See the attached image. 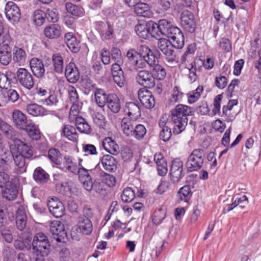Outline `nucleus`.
<instances>
[{
	"instance_id": "obj_59",
	"label": "nucleus",
	"mask_w": 261,
	"mask_h": 261,
	"mask_svg": "<svg viewBox=\"0 0 261 261\" xmlns=\"http://www.w3.org/2000/svg\"><path fill=\"white\" fill-rule=\"evenodd\" d=\"M222 98L223 96L222 94H219L214 98L212 115H215L220 113L221 102Z\"/></svg>"
},
{
	"instance_id": "obj_29",
	"label": "nucleus",
	"mask_w": 261,
	"mask_h": 261,
	"mask_svg": "<svg viewBox=\"0 0 261 261\" xmlns=\"http://www.w3.org/2000/svg\"><path fill=\"white\" fill-rule=\"evenodd\" d=\"M102 146L107 152L111 154H117L119 151V146L110 137H107L103 140Z\"/></svg>"
},
{
	"instance_id": "obj_21",
	"label": "nucleus",
	"mask_w": 261,
	"mask_h": 261,
	"mask_svg": "<svg viewBox=\"0 0 261 261\" xmlns=\"http://www.w3.org/2000/svg\"><path fill=\"white\" fill-rule=\"evenodd\" d=\"M124 111L130 119L136 120L141 116V110L138 103L134 102H127Z\"/></svg>"
},
{
	"instance_id": "obj_35",
	"label": "nucleus",
	"mask_w": 261,
	"mask_h": 261,
	"mask_svg": "<svg viewBox=\"0 0 261 261\" xmlns=\"http://www.w3.org/2000/svg\"><path fill=\"white\" fill-rule=\"evenodd\" d=\"M66 46L73 53H76L80 50L79 42L72 33H66Z\"/></svg>"
},
{
	"instance_id": "obj_9",
	"label": "nucleus",
	"mask_w": 261,
	"mask_h": 261,
	"mask_svg": "<svg viewBox=\"0 0 261 261\" xmlns=\"http://www.w3.org/2000/svg\"><path fill=\"white\" fill-rule=\"evenodd\" d=\"M158 45L160 50L166 56V60L168 62L172 63L175 61L173 50L174 45L173 42L171 43L166 38H160L159 39Z\"/></svg>"
},
{
	"instance_id": "obj_64",
	"label": "nucleus",
	"mask_w": 261,
	"mask_h": 261,
	"mask_svg": "<svg viewBox=\"0 0 261 261\" xmlns=\"http://www.w3.org/2000/svg\"><path fill=\"white\" fill-rule=\"evenodd\" d=\"M94 123L99 127L102 126L105 123V116L99 112H94L92 114Z\"/></svg>"
},
{
	"instance_id": "obj_42",
	"label": "nucleus",
	"mask_w": 261,
	"mask_h": 261,
	"mask_svg": "<svg viewBox=\"0 0 261 261\" xmlns=\"http://www.w3.org/2000/svg\"><path fill=\"white\" fill-rule=\"evenodd\" d=\"M11 154L13 158L15 165L19 168V172L24 171L26 169L25 159L27 158L24 155L17 152L15 153L11 152Z\"/></svg>"
},
{
	"instance_id": "obj_36",
	"label": "nucleus",
	"mask_w": 261,
	"mask_h": 261,
	"mask_svg": "<svg viewBox=\"0 0 261 261\" xmlns=\"http://www.w3.org/2000/svg\"><path fill=\"white\" fill-rule=\"evenodd\" d=\"M95 101L98 107H103L108 101L109 94L101 89H96L94 92Z\"/></svg>"
},
{
	"instance_id": "obj_14",
	"label": "nucleus",
	"mask_w": 261,
	"mask_h": 261,
	"mask_svg": "<svg viewBox=\"0 0 261 261\" xmlns=\"http://www.w3.org/2000/svg\"><path fill=\"white\" fill-rule=\"evenodd\" d=\"M13 122L15 126L19 129L25 130L28 125L31 124V120H28L27 116L21 111L15 110L12 114Z\"/></svg>"
},
{
	"instance_id": "obj_46",
	"label": "nucleus",
	"mask_w": 261,
	"mask_h": 261,
	"mask_svg": "<svg viewBox=\"0 0 261 261\" xmlns=\"http://www.w3.org/2000/svg\"><path fill=\"white\" fill-rule=\"evenodd\" d=\"M25 130L27 132L29 137L34 140H38L40 139V132L38 127L32 122L31 124L28 125Z\"/></svg>"
},
{
	"instance_id": "obj_23",
	"label": "nucleus",
	"mask_w": 261,
	"mask_h": 261,
	"mask_svg": "<svg viewBox=\"0 0 261 261\" xmlns=\"http://www.w3.org/2000/svg\"><path fill=\"white\" fill-rule=\"evenodd\" d=\"M102 165L105 170L109 172L114 171L116 169V161L114 158L111 155H104L98 164Z\"/></svg>"
},
{
	"instance_id": "obj_34",
	"label": "nucleus",
	"mask_w": 261,
	"mask_h": 261,
	"mask_svg": "<svg viewBox=\"0 0 261 261\" xmlns=\"http://www.w3.org/2000/svg\"><path fill=\"white\" fill-rule=\"evenodd\" d=\"M44 33L45 36L48 38H57L61 35V27L56 24L49 25L44 29Z\"/></svg>"
},
{
	"instance_id": "obj_37",
	"label": "nucleus",
	"mask_w": 261,
	"mask_h": 261,
	"mask_svg": "<svg viewBox=\"0 0 261 261\" xmlns=\"http://www.w3.org/2000/svg\"><path fill=\"white\" fill-rule=\"evenodd\" d=\"M107 103L109 109L114 113H117L121 109L120 99L115 94H109V98Z\"/></svg>"
},
{
	"instance_id": "obj_63",
	"label": "nucleus",
	"mask_w": 261,
	"mask_h": 261,
	"mask_svg": "<svg viewBox=\"0 0 261 261\" xmlns=\"http://www.w3.org/2000/svg\"><path fill=\"white\" fill-rule=\"evenodd\" d=\"M68 92L69 94V100L71 103H79L78 102V95L75 88L72 86H68Z\"/></svg>"
},
{
	"instance_id": "obj_43",
	"label": "nucleus",
	"mask_w": 261,
	"mask_h": 261,
	"mask_svg": "<svg viewBox=\"0 0 261 261\" xmlns=\"http://www.w3.org/2000/svg\"><path fill=\"white\" fill-rule=\"evenodd\" d=\"M80 109L81 107L79 103H74L71 106L68 116L69 121L71 123L74 124L79 118L82 117L79 116Z\"/></svg>"
},
{
	"instance_id": "obj_31",
	"label": "nucleus",
	"mask_w": 261,
	"mask_h": 261,
	"mask_svg": "<svg viewBox=\"0 0 261 261\" xmlns=\"http://www.w3.org/2000/svg\"><path fill=\"white\" fill-rule=\"evenodd\" d=\"M26 111L33 116H44L47 114V112L44 108L37 103H30L26 106Z\"/></svg>"
},
{
	"instance_id": "obj_41",
	"label": "nucleus",
	"mask_w": 261,
	"mask_h": 261,
	"mask_svg": "<svg viewBox=\"0 0 261 261\" xmlns=\"http://www.w3.org/2000/svg\"><path fill=\"white\" fill-rule=\"evenodd\" d=\"M49 177V175L41 167H37L33 173V178L37 182H45L48 180Z\"/></svg>"
},
{
	"instance_id": "obj_10",
	"label": "nucleus",
	"mask_w": 261,
	"mask_h": 261,
	"mask_svg": "<svg viewBox=\"0 0 261 261\" xmlns=\"http://www.w3.org/2000/svg\"><path fill=\"white\" fill-rule=\"evenodd\" d=\"M165 36L171 39L175 48H181L184 46V36L181 31L178 27L174 25L170 27Z\"/></svg>"
},
{
	"instance_id": "obj_25",
	"label": "nucleus",
	"mask_w": 261,
	"mask_h": 261,
	"mask_svg": "<svg viewBox=\"0 0 261 261\" xmlns=\"http://www.w3.org/2000/svg\"><path fill=\"white\" fill-rule=\"evenodd\" d=\"M154 161L156 164L159 175L164 176L167 172V165L165 158L161 153H156L154 155Z\"/></svg>"
},
{
	"instance_id": "obj_24",
	"label": "nucleus",
	"mask_w": 261,
	"mask_h": 261,
	"mask_svg": "<svg viewBox=\"0 0 261 261\" xmlns=\"http://www.w3.org/2000/svg\"><path fill=\"white\" fill-rule=\"evenodd\" d=\"M134 11L139 16L150 18L153 13L149 5L145 3H139L135 6Z\"/></svg>"
},
{
	"instance_id": "obj_4",
	"label": "nucleus",
	"mask_w": 261,
	"mask_h": 261,
	"mask_svg": "<svg viewBox=\"0 0 261 261\" xmlns=\"http://www.w3.org/2000/svg\"><path fill=\"white\" fill-rule=\"evenodd\" d=\"M32 247L34 253L42 256L47 255L50 244L46 236L42 232L35 234L33 238Z\"/></svg>"
},
{
	"instance_id": "obj_47",
	"label": "nucleus",
	"mask_w": 261,
	"mask_h": 261,
	"mask_svg": "<svg viewBox=\"0 0 261 261\" xmlns=\"http://www.w3.org/2000/svg\"><path fill=\"white\" fill-rule=\"evenodd\" d=\"M54 70L58 73H62L63 72V59L59 54H54L52 57Z\"/></svg>"
},
{
	"instance_id": "obj_18",
	"label": "nucleus",
	"mask_w": 261,
	"mask_h": 261,
	"mask_svg": "<svg viewBox=\"0 0 261 261\" xmlns=\"http://www.w3.org/2000/svg\"><path fill=\"white\" fill-rule=\"evenodd\" d=\"M18 182L16 180L12 179L11 182L7 184L2 192L4 198L8 200H13L18 194Z\"/></svg>"
},
{
	"instance_id": "obj_33",
	"label": "nucleus",
	"mask_w": 261,
	"mask_h": 261,
	"mask_svg": "<svg viewBox=\"0 0 261 261\" xmlns=\"http://www.w3.org/2000/svg\"><path fill=\"white\" fill-rule=\"evenodd\" d=\"M135 121L128 118H123L121 122V127L123 133L128 137H132L135 126Z\"/></svg>"
},
{
	"instance_id": "obj_15",
	"label": "nucleus",
	"mask_w": 261,
	"mask_h": 261,
	"mask_svg": "<svg viewBox=\"0 0 261 261\" xmlns=\"http://www.w3.org/2000/svg\"><path fill=\"white\" fill-rule=\"evenodd\" d=\"M95 27L103 39H110L113 37V30L110 22L97 21Z\"/></svg>"
},
{
	"instance_id": "obj_32",
	"label": "nucleus",
	"mask_w": 261,
	"mask_h": 261,
	"mask_svg": "<svg viewBox=\"0 0 261 261\" xmlns=\"http://www.w3.org/2000/svg\"><path fill=\"white\" fill-rule=\"evenodd\" d=\"M27 53L21 47L15 46L13 49V60L19 65H23L27 59Z\"/></svg>"
},
{
	"instance_id": "obj_8",
	"label": "nucleus",
	"mask_w": 261,
	"mask_h": 261,
	"mask_svg": "<svg viewBox=\"0 0 261 261\" xmlns=\"http://www.w3.org/2000/svg\"><path fill=\"white\" fill-rule=\"evenodd\" d=\"M12 38L5 36L4 41L0 46V63L4 65H7L11 61Z\"/></svg>"
},
{
	"instance_id": "obj_48",
	"label": "nucleus",
	"mask_w": 261,
	"mask_h": 261,
	"mask_svg": "<svg viewBox=\"0 0 261 261\" xmlns=\"http://www.w3.org/2000/svg\"><path fill=\"white\" fill-rule=\"evenodd\" d=\"M74 125L81 133L88 134L91 132L90 126L83 117L79 118Z\"/></svg>"
},
{
	"instance_id": "obj_26",
	"label": "nucleus",
	"mask_w": 261,
	"mask_h": 261,
	"mask_svg": "<svg viewBox=\"0 0 261 261\" xmlns=\"http://www.w3.org/2000/svg\"><path fill=\"white\" fill-rule=\"evenodd\" d=\"M79 77V72L75 64L70 62L66 66V80L70 83H75Z\"/></svg>"
},
{
	"instance_id": "obj_19",
	"label": "nucleus",
	"mask_w": 261,
	"mask_h": 261,
	"mask_svg": "<svg viewBox=\"0 0 261 261\" xmlns=\"http://www.w3.org/2000/svg\"><path fill=\"white\" fill-rule=\"evenodd\" d=\"M183 163L179 159L172 161L170 169L171 179L174 182H177L182 177Z\"/></svg>"
},
{
	"instance_id": "obj_27",
	"label": "nucleus",
	"mask_w": 261,
	"mask_h": 261,
	"mask_svg": "<svg viewBox=\"0 0 261 261\" xmlns=\"http://www.w3.org/2000/svg\"><path fill=\"white\" fill-rule=\"evenodd\" d=\"M14 147L17 149V152L30 159L33 156V151L27 143L22 140H16Z\"/></svg>"
},
{
	"instance_id": "obj_52",
	"label": "nucleus",
	"mask_w": 261,
	"mask_h": 261,
	"mask_svg": "<svg viewBox=\"0 0 261 261\" xmlns=\"http://www.w3.org/2000/svg\"><path fill=\"white\" fill-rule=\"evenodd\" d=\"M149 38L152 37L157 38L162 35L160 28L157 23L153 21L149 22Z\"/></svg>"
},
{
	"instance_id": "obj_55",
	"label": "nucleus",
	"mask_w": 261,
	"mask_h": 261,
	"mask_svg": "<svg viewBox=\"0 0 261 261\" xmlns=\"http://www.w3.org/2000/svg\"><path fill=\"white\" fill-rule=\"evenodd\" d=\"M46 14L42 10H37L34 14V21L37 25H41L45 22Z\"/></svg>"
},
{
	"instance_id": "obj_7",
	"label": "nucleus",
	"mask_w": 261,
	"mask_h": 261,
	"mask_svg": "<svg viewBox=\"0 0 261 261\" xmlns=\"http://www.w3.org/2000/svg\"><path fill=\"white\" fill-rule=\"evenodd\" d=\"M50 231L53 234L54 238L58 243V247L64 246L65 243V228L64 224L60 221H54L50 223Z\"/></svg>"
},
{
	"instance_id": "obj_51",
	"label": "nucleus",
	"mask_w": 261,
	"mask_h": 261,
	"mask_svg": "<svg viewBox=\"0 0 261 261\" xmlns=\"http://www.w3.org/2000/svg\"><path fill=\"white\" fill-rule=\"evenodd\" d=\"M6 137L11 140L13 142L14 146L16 140H21L18 138V134L14 129L8 124L5 127V130H3Z\"/></svg>"
},
{
	"instance_id": "obj_44",
	"label": "nucleus",
	"mask_w": 261,
	"mask_h": 261,
	"mask_svg": "<svg viewBox=\"0 0 261 261\" xmlns=\"http://www.w3.org/2000/svg\"><path fill=\"white\" fill-rule=\"evenodd\" d=\"M203 91V86L199 85L195 90L189 92L187 94L188 102L192 104L197 101L200 98Z\"/></svg>"
},
{
	"instance_id": "obj_17",
	"label": "nucleus",
	"mask_w": 261,
	"mask_h": 261,
	"mask_svg": "<svg viewBox=\"0 0 261 261\" xmlns=\"http://www.w3.org/2000/svg\"><path fill=\"white\" fill-rule=\"evenodd\" d=\"M121 63L115 62V63H113L112 65L111 72L115 83L119 87H122L124 86L125 81L123 71L119 64Z\"/></svg>"
},
{
	"instance_id": "obj_45",
	"label": "nucleus",
	"mask_w": 261,
	"mask_h": 261,
	"mask_svg": "<svg viewBox=\"0 0 261 261\" xmlns=\"http://www.w3.org/2000/svg\"><path fill=\"white\" fill-rule=\"evenodd\" d=\"M54 178L56 182V188L57 191L59 193L64 194L65 192V187L63 184L64 175L63 174L57 173L54 174Z\"/></svg>"
},
{
	"instance_id": "obj_57",
	"label": "nucleus",
	"mask_w": 261,
	"mask_h": 261,
	"mask_svg": "<svg viewBox=\"0 0 261 261\" xmlns=\"http://www.w3.org/2000/svg\"><path fill=\"white\" fill-rule=\"evenodd\" d=\"M78 135L75 128L71 125H66V138L73 142L77 141Z\"/></svg>"
},
{
	"instance_id": "obj_13",
	"label": "nucleus",
	"mask_w": 261,
	"mask_h": 261,
	"mask_svg": "<svg viewBox=\"0 0 261 261\" xmlns=\"http://www.w3.org/2000/svg\"><path fill=\"white\" fill-rule=\"evenodd\" d=\"M181 24L188 32L193 33L195 31L196 23L193 13L188 11H184L180 16Z\"/></svg>"
},
{
	"instance_id": "obj_2",
	"label": "nucleus",
	"mask_w": 261,
	"mask_h": 261,
	"mask_svg": "<svg viewBox=\"0 0 261 261\" xmlns=\"http://www.w3.org/2000/svg\"><path fill=\"white\" fill-rule=\"evenodd\" d=\"M192 110L191 107L179 104L171 111V119L174 124V134L177 135L185 130L188 124L187 117L191 115Z\"/></svg>"
},
{
	"instance_id": "obj_53",
	"label": "nucleus",
	"mask_w": 261,
	"mask_h": 261,
	"mask_svg": "<svg viewBox=\"0 0 261 261\" xmlns=\"http://www.w3.org/2000/svg\"><path fill=\"white\" fill-rule=\"evenodd\" d=\"M135 197L134 191L130 188L124 189L121 194L122 200L125 203L131 202Z\"/></svg>"
},
{
	"instance_id": "obj_6",
	"label": "nucleus",
	"mask_w": 261,
	"mask_h": 261,
	"mask_svg": "<svg viewBox=\"0 0 261 261\" xmlns=\"http://www.w3.org/2000/svg\"><path fill=\"white\" fill-rule=\"evenodd\" d=\"M15 80L21 86L30 90L34 85L33 77L31 73L24 68H18L15 73Z\"/></svg>"
},
{
	"instance_id": "obj_12",
	"label": "nucleus",
	"mask_w": 261,
	"mask_h": 261,
	"mask_svg": "<svg viewBox=\"0 0 261 261\" xmlns=\"http://www.w3.org/2000/svg\"><path fill=\"white\" fill-rule=\"evenodd\" d=\"M138 83L147 88H151L155 85L153 74L149 71L143 70L138 72L136 76Z\"/></svg>"
},
{
	"instance_id": "obj_38",
	"label": "nucleus",
	"mask_w": 261,
	"mask_h": 261,
	"mask_svg": "<svg viewBox=\"0 0 261 261\" xmlns=\"http://www.w3.org/2000/svg\"><path fill=\"white\" fill-rule=\"evenodd\" d=\"M149 22L138 23L135 27V31L141 38L148 39L149 38Z\"/></svg>"
},
{
	"instance_id": "obj_58",
	"label": "nucleus",
	"mask_w": 261,
	"mask_h": 261,
	"mask_svg": "<svg viewBox=\"0 0 261 261\" xmlns=\"http://www.w3.org/2000/svg\"><path fill=\"white\" fill-rule=\"evenodd\" d=\"M214 84L218 89H223L227 85V79L226 76L221 74L216 75L215 78Z\"/></svg>"
},
{
	"instance_id": "obj_28",
	"label": "nucleus",
	"mask_w": 261,
	"mask_h": 261,
	"mask_svg": "<svg viewBox=\"0 0 261 261\" xmlns=\"http://www.w3.org/2000/svg\"><path fill=\"white\" fill-rule=\"evenodd\" d=\"M167 121V118L166 116L165 117H162L159 121V125L161 128V130L160 133V138L165 142L169 140L172 134L171 129L166 125Z\"/></svg>"
},
{
	"instance_id": "obj_16",
	"label": "nucleus",
	"mask_w": 261,
	"mask_h": 261,
	"mask_svg": "<svg viewBox=\"0 0 261 261\" xmlns=\"http://www.w3.org/2000/svg\"><path fill=\"white\" fill-rule=\"evenodd\" d=\"M138 97L141 103L145 108L150 109L154 106V98L150 91L147 89H140L138 91Z\"/></svg>"
},
{
	"instance_id": "obj_30",
	"label": "nucleus",
	"mask_w": 261,
	"mask_h": 261,
	"mask_svg": "<svg viewBox=\"0 0 261 261\" xmlns=\"http://www.w3.org/2000/svg\"><path fill=\"white\" fill-rule=\"evenodd\" d=\"M48 156L49 160L54 163L57 165V168L63 170L65 167V165L63 164L61 166V162L62 158L60 151L56 148H51L48 150Z\"/></svg>"
},
{
	"instance_id": "obj_62",
	"label": "nucleus",
	"mask_w": 261,
	"mask_h": 261,
	"mask_svg": "<svg viewBox=\"0 0 261 261\" xmlns=\"http://www.w3.org/2000/svg\"><path fill=\"white\" fill-rule=\"evenodd\" d=\"M46 14V19L50 22H56L58 20V12L56 9H48L45 12Z\"/></svg>"
},
{
	"instance_id": "obj_39",
	"label": "nucleus",
	"mask_w": 261,
	"mask_h": 261,
	"mask_svg": "<svg viewBox=\"0 0 261 261\" xmlns=\"http://www.w3.org/2000/svg\"><path fill=\"white\" fill-rule=\"evenodd\" d=\"M192 195L191 188L189 186H184L180 188L177 193L178 201L188 202Z\"/></svg>"
},
{
	"instance_id": "obj_5",
	"label": "nucleus",
	"mask_w": 261,
	"mask_h": 261,
	"mask_svg": "<svg viewBox=\"0 0 261 261\" xmlns=\"http://www.w3.org/2000/svg\"><path fill=\"white\" fill-rule=\"evenodd\" d=\"M204 159V154L202 149H194L189 156L186 162L188 171L192 172L200 169L203 164Z\"/></svg>"
},
{
	"instance_id": "obj_22",
	"label": "nucleus",
	"mask_w": 261,
	"mask_h": 261,
	"mask_svg": "<svg viewBox=\"0 0 261 261\" xmlns=\"http://www.w3.org/2000/svg\"><path fill=\"white\" fill-rule=\"evenodd\" d=\"M16 226L18 229L23 230L27 224V216L25 208L23 205H20L16 214Z\"/></svg>"
},
{
	"instance_id": "obj_50",
	"label": "nucleus",
	"mask_w": 261,
	"mask_h": 261,
	"mask_svg": "<svg viewBox=\"0 0 261 261\" xmlns=\"http://www.w3.org/2000/svg\"><path fill=\"white\" fill-rule=\"evenodd\" d=\"M66 12L75 16H81L83 14L82 8L70 3H66Z\"/></svg>"
},
{
	"instance_id": "obj_61",
	"label": "nucleus",
	"mask_w": 261,
	"mask_h": 261,
	"mask_svg": "<svg viewBox=\"0 0 261 261\" xmlns=\"http://www.w3.org/2000/svg\"><path fill=\"white\" fill-rule=\"evenodd\" d=\"M101 181L109 187H113L115 185V178L112 175L102 173L101 175Z\"/></svg>"
},
{
	"instance_id": "obj_11",
	"label": "nucleus",
	"mask_w": 261,
	"mask_h": 261,
	"mask_svg": "<svg viewBox=\"0 0 261 261\" xmlns=\"http://www.w3.org/2000/svg\"><path fill=\"white\" fill-rule=\"evenodd\" d=\"M5 10L6 16L10 22L15 23L19 21L21 16L20 11L19 7L14 2H7Z\"/></svg>"
},
{
	"instance_id": "obj_54",
	"label": "nucleus",
	"mask_w": 261,
	"mask_h": 261,
	"mask_svg": "<svg viewBox=\"0 0 261 261\" xmlns=\"http://www.w3.org/2000/svg\"><path fill=\"white\" fill-rule=\"evenodd\" d=\"M153 75L154 79L158 80H163L166 75V72L164 67L161 65L158 64L153 67Z\"/></svg>"
},
{
	"instance_id": "obj_40",
	"label": "nucleus",
	"mask_w": 261,
	"mask_h": 261,
	"mask_svg": "<svg viewBox=\"0 0 261 261\" xmlns=\"http://www.w3.org/2000/svg\"><path fill=\"white\" fill-rule=\"evenodd\" d=\"M166 216V208L164 206H161L156 210L152 216V221L155 225H160L162 223Z\"/></svg>"
},
{
	"instance_id": "obj_56",
	"label": "nucleus",
	"mask_w": 261,
	"mask_h": 261,
	"mask_svg": "<svg viewBox=\"0 0 261 261\" xmlns=\"http://www.w3.org/2000/svg\"><path fill=\"white\" fill-rule=\"evenodd\" d=\"M4 90L7 98V103L8 102H15L19 99V95L15 90L12 89H8Z\"/></svg>"
},
{
	"instance_id": "obj_20",
	"label": "nucleus",
	"mask_w": 261,
	"mask_h": 261,
	"mask_svg": "<svg viewBox=\"0 0 261 261\" xmlns=\"http://www.w3.org/2000/svg\"><path fill=\"white\" fill-rule=\"evenodd\" d=\"M30 66L33 74L36 77L40 78L44 75V65L41 60L35 58H32L30 61Z\"/></svg>"
},
{
	"instance_id": "obj_49",
	"label": "nucleus",
	"mask_w": 261,
	"mask_h": 261,
	"mask_svg": "<svg viewBox=\"0 0 261 261\" xmlns=\"http://www.w3.org/2000/svg\"><path fill=\"white\" fill-rule=\"evenodd\" d=\"M146 133L145 127L140 124H136L132 133V136L137 140H140L143 138Z\"/></svg>"
},
{
	"instance_id": "obj_1",
	"label": "nucleus",
	"mask_w": 261,
	"mask_h": 261,
	"mask_svg": "<svg viewBox=\"0 0 261 261\" xmlns=\"http://www.w3.org/2000/svg\"><path fill=\"white\" fill-rule=\"evenodd\" d=\"M81 161L79 159L78 162L75 159L70 156L66 158V170L73 175L79 174V180L86 191L89 192L93 189L96 192H99L101 189L97 188V184L93 182L90 171L83 167H80Z\"/></svg>"
},
{
	"instance_id": "obj_3",
	"label": "nucleus",
	"mask_w": 261,
	"mask_h": 261,
	"mask_svg": "<svg viewBox=\"0 0 261 261\" xmlns=\"http://www.w3.org/2000/svg\"><path fill=\"white\" fill-rule=\"evenodd\" d=\"M93 230V225L91 220L86 217H80L77 224L71 231V237L73 240L79 241L82 235H90Z\"/></svg>"
},
{
	"instance_id": "obj_60",
	"label": "nucleus",
	"mask_w": 261,
	"mask_h": 261,
	"mask_svg": "<svg viewBox=\"0 0 261 261\" xmlns=\"http://www.w3.org/2000/svg\"><path fill=\"white\" fill-rule=\"evenodd\" d=\"M0 239H4L7 243H11L13 240L11 231L5 227H0Z\"/></svg>"
}]
</instances>
